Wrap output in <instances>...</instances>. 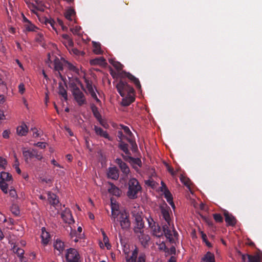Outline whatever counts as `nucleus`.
Here are the masks:
<instances>
[{
	"label": "nucleus",
	"mask_w": 262,
	"mask_h": 262,
	"mask_svg": "<svg viewBox=\"0 0 262 262\" xmlns=\"http://www.w3.org/2000/svg\"><path fill=\"white\" fill-rule=\"evenodd\" d=\"M109 67L110 73L114 78H123L126 77L131 81L134 83L137 89H141V85L138 79L136 78L134 76L129 73L123 71L122 69V67H114V69L112 68V67Z\"/></svg>",
	"instance_id": "obj_1"
},
{
	"label": "nucleus",
	"mask_w": 262,
	"mask_h": 262,
	"mask_svg": "<svg viewBox=\"0 0 262 262\" xmlns=\"http://www.w3.org/2000/svg\"><path fill=\"white\" fill-rule=\"evenodd\" d=\"M129 217V214L125 210H123L121 213L116 215L115 218L111 219L115 228H116L118 225H120L123 230L126 231L130 228L131 225Z\"/></svg>",
	"instance_id": "obj_2"
},
{
	"label": "nucleus",
	"mask_w": 262,
	"mask_h": 262,
	"mask_svg": "<svg viewBox=\"0 0 262 262\" xmlns=\"http://www.w3.org/2000/svg\"><path fill=\"white\" fill-rule=\"evenodd\" d=\"M128 189L126 195L130 199L138 198V194L141 191L142 187L138 181L135 178H131L128 182Z\"/></svg>",
	"instance_id": "obj_3"
},
{
	"label": "nucleus",
	"mask_w": 262,
	"mask_h": 262,
	"mask_svg": "<svg viewBox=\"0 0 262 262\" xmlns=\"http://www.w3.org/2000/svg\"><path fill=\"white\" fill-rule=\"evenodd\" d=\"M133 216L135 218V225L134 231L135 234L141 233L144 232V224L141 215V213L136 212L135 210L132 211Z\"/></svg>",
	"instance_id": "obj_4"
},
{
	"label": "nucleus",
	"mask_w": 262,
	"mask_h": 262,
	"mask_svg": "<svg viewBox=\"0 0 262 262\" xmlns=\"http://www.w3.org/2000/svg\"><path fill=\"white\" fill-rule=\"evenodd\" d=\"M163 228V233H164L165 237L169 242L171 243H175L176 239H177L178 234L174 229L173 226H171V224H170V226L168 225H164Z\"/></svg>",
	"instance_id": "obj_5"
},
{
	"label": "nucleus",
	"mask_w": 262,
	"mask_h": 262,
	"mask_svg": "<svg viewBox=\"0 0 262 262\" xmlns=\"http://www.w3.org/2000/svg\"><path fill=\"white\" fill-rule=\"evenodd\" d=\"M116 88L118 93L122 97L129 95L134 92L133 88L126 82L120 80L117 84Z\"/></svg>",
	"instance_id": "obj_6"
},
{
	"label": "nucleus",
	"mask_w": 262,
	"mask_h": 262,
	"mask_svg": "<svg viewBox=\"0 0 262 262\" xmlns=\"http://www.w3.org/2000/svg\"><path fill=\"white\" fill-rule=\"evenodd\" d=\"M12 176L8 172L2 171L0 177V188L5 193H7L9 183L12 181Z\"/></svg>",
	"instance_id": "obj_7"
},
{
	"label": "nucleus",
	"mask_w": 262,
	"mask_h": 262,
	"mask_svg": "<svg viewBox=\"0 0 262 262\" xmlns=\"http://www.w3.org/2000/svg\"><path fill=\"white\" fill-rule=\"evenodd\" d=\"M73 95L79 105H82L86 103V100L83 93L76 86H74L72 90Z\"/></svg>",
	"instance_id": "obj_8"
},
{
	"label": "nucleus",
	"mask_w": 262,
	"mask_h": 262,
	"mask_svg": "<svg viewBox=\"0 0 262 262\" xmlns=\"http://www.w3.org/2000/svg\"><path fill=\"white\" fill-rule=\"evenodd\" d=\"M23 154L25 158L26 162H28L29 158H35L37 160H40L43 158L41 153L34 149L31 150H23Z\"/></svg>",
	"instance_id": "obj_9"
},
{
	"label": "nucleus",
	"mask_w": 262,
	"mask_h": 262,
	"mask_svg": "<svg viewBox=\"0 0 262 262\" xmlns=\"http://www.w3.org/2000/svg\"><path fill=\"white\" fill-rule=\"evenodd\" d=\"M66 258L67 262H79V255L76 249L70 248L67 250Z\"/></svg>",
	"instance_id": "obj_10"
},
{
	"label": "nucleus",
	"mask_w": 262,
	"mask_h": 262,
	"mask_svg": "<svg viewBox=\"0 0 262 262\" xmlns=\"http://www.w3.org/2000/svg\"><path fill=\"white\" fill-rule=\"evenodd\" d=\"M48 60L50 61V63H54L53 66H63L64 64L68 63L63 58L60 57H56L53 54L49 53L48 54Z\"/></svg>",
	"instance_id": "obj_11"
},
{
	"label": "nucleus",
	"mask_w": 262,
	"mask_h": 262,
	"mask_svg": "<svg viewBox=\"0 0 262 262\" xmlns=\"http://www.w3.org/2000/svg\"><path fill=\"white\" fill-rule=\"evenodd\" d=\"M61 216L64 222L69 224L73 223L74 221L70 210L66 208L61 214Z\"/></svg>",
	"instance_id": "obj_12"
},
{
	"label": "nucleus",
	"mask_w": 262,
	"mask_h": 262,
	"mask_svg": "<svg viewBox=\"0 0 262 262\" xmlns=\"http://www.w3.org/2000/svg\"><path fill=\"white\" fill-rule=\"evenodd\" d=\"M224 215L225 216V221L227 223V226H234L237 222L236 218L227 211H224Z\"/></svg>",
	"instance_id": "obj_13"
},
{
	"label": "nucleus",
	"mask_w": 262,
	"mask_h": 262,
	"mask_svg": "<svg viewBox=\"0 0 262 262\" xmlns=\"http://www.w3.org/2000/svg\"><path fill=\"white\" fill-rule=\"evenodd\" d=\"M149 225L151 227L152 230V234L157 237H160L163 234V229L161 230L160 227L158 225H156L155 223H154V225L151 226V223L148 220ZM162 229H163L162 228Z\"/></svg>",
	"instance_id": "obj_14"
},
{
	"label": "nucleus",
	"mask_w": 262,
	"mask_h": 262,
	"mask_svg": "<svg viewBox=\"0 0 262 262\" xmlns=\"http://www.w3.org/2000/svg\"><path fill=\"white\" fill-rule=\"evenodd\" d=\"M138 236L141 244L143 246L146 247L148 245L150 237L148 235L144 234V232L141 233L136 234Z\"/></svg>",
	"instance_id": "obj_15"
},
{
	"label": "nucleus",
	"mask_w": 262,
	"mask_h": 262,
	"mask_svg": "<svg viewBox=\"0 0 262 262\" xmlns=\"http://www.w3.org/2000/svg\"><path fill=\"white\" fill-rule=\"evenodd\" d=\"M41 231V243L43 245H47L50 241L51 237L50 234L48 232L46 231L45 227L42 228Z\"/></svg>",
	"instance_id": "obj_16"
},
{
	"label": "nucleus",
	"mask_w": 262,
	"mask_h": 262,
	"mask_svg": "<svg viewBox=\"0 0 262 262\" xmlns=\"http://www.w3.org/2000/svg\"><path fill=\"white\" fill-rule=\"evenodd\" d=\"M93 129L94 130L96 134L100 137H103L106 139H108L109 140H111L110 138V136L107 132L104 130H103L101 127H98L97 125H94Z\"/></svg>",
	"instance_id": "obj_17"
},
{
	"label": "nucleus",
	"mask_w": 262,
	"mask_h": 262,
	"mask_svg": "<svg viewBox=\"0 0 262 262\" xmlns=\"http://www.w3.org/2000/svg\"><path fill=\"white\" fill-rule=\"evenodd\" d=\"M107 177L113 180H117L119 178L118 170L116 167H110L107 172Z\"/></svg>",
	"instance_id": "obj_18"
},
{
	"label": "nucleus",
	"mask_w": 262,
	"mask_h": 262,
	"mask_svg": "<svg viewBox=\"0 0 262 262\" xmlns=\"http://www.w3.org/2000/svg\"><path fill=\"white\" fill-rule=\"evenodd\" d=\"M48 199L50 204L54 206H56L59 202L58 196L51 192H48Z\"/></svg>",
	"instance_id": "obj_19"
},
{
	"label": "nucleus",
	"mask_w": 262,
	"mask_h": 262,
	"mask_svg": "<svg viewBox=\"0 0 262 262\" xmlns=\"http://www.w3.org/2000/svg\"><path fill=\"white\" fill-rule=\"evenodd\" d=\"M116 163L119 165L122 172L124 174H127L130 170L127 164L123 162L121 159H117L116 160Z\"/></svg>",
	"instance_id": "obj_20"
},
{
	"label": "nucleus",
	"mask_w": 262,
	"mask_h": 262,
	"mask_svg": "<svg viewBox=\"0 0 262 262\" xmlns=\"http://www.w3.org/2000/svg\"><path fill=\"white\" fill-rule=\"evenodd\" d=\"M90 64L94 66H106L107 63L103 57H99L90 60Z\"/></svg>",
	"instance_id": "obj_21"
},
{
	"label": "nucleus",
	"mask_w": 262,
	"mask_h": 262,
	"mask_svg": "<svg viewBox=\"0 0 262 262\" xmlns=\"http://www.w3.org/2000/svg\"><path fill=\"white\" fill-rule=\"evenodd\" d=\"M28 132V128L27 125L23 123L20 126H18L16 128V133L18 135L20 136H25L27 135Z\"/></svg>",
	"instance_id": "obj_22"
},
{
	"label": "nucleus",
	"mask_w": 262,
	"mask_h": 262,
	"mask_svg": "<svg viewBox=\"0 0 262 262\" xmlns=\"http://www.w3.org/2000/svg\"><path fill=\"white\" fill-rule=\"evenodd\" d=\"M161 210L162 217L166 222L165 225H168L170 226V224H171V219L168 209L162 207Z\"/></svg>",
	"instance_id": "obj_23"
},
{
	"label": "nucleus",
	"mask_w": 262,
	"mask_h": 262,
	"mask_svg": "<svg viewBox=\"0 0 262 262\" xmlns=\"http://www.w3.org/2000/svg\"><path fill=\"white\" fill-rule=\"evenodd\" d=\"M64 15L67 20L71 21L76 16V12L74 9L70 8L66 11Z\"/></svg>",
	"instance_id": "obj_24"
},
{
	"label": "nucleus",
	"mask_w": 262,
	"mask_h": 262,
	"mask_svg": "<svg viewBox=\"0 0 262 262\" xmlns=\"http://www.w3.org/2000/svg\"><path fill=\"white\" fill-rule=\"evenodd\" d=\"M54 247L55 249L58 251V254H61L64 249V243L59 239L56 240Z\"/></svg>",
	"instance_id": "obj_25"
},
{
	"label": "nucleus",
	"mask_w": 262,
	"mask_h": 262,
	"mask_svg": "<svg viewBox=\"0 0 262 262\" xmlns=\"http://www.w3.org/2000/svg\"><path fill=\"white\" fill-rule=\"evenodd\" d=\"M108 184L110 185V187L108 188L109 193L115 196H120L121 191L113 183H109Z\"/></svg>",
	"instance_id": "obj_26"
},
{
	"label": "nucleus",
	"mask_w": 262,
	"mask_h": 262,
	"mask_svg": "<svg viewBox=\"0 0 262 262\" xmlns=\"http://www.w3.org/2000/svg\"><path fill=\"white\" fill-rule=\"evenodd\" d=\"M138 253V249L136 248L134 250L132 251L131 255L127 254L125 258L126 262H136Z\"/></svg>",
	"instance_id": "obj_27"
},
{
	"label": "nucleus",
	"mask_w": 262,
	"mask_h": 262,
	"mask_svg": "<svg viewBox=\"0 0 262 262\" xmlns=\"http://www.w3.org/2000/svg\"><path fill=\"white\" fill-rule=\"evenodd\" d=\"M111 217L115 218V216L121 213V212H122L123 210H119V206L117 204H113L112 203L111 204Z\"/></svg>",
	"instance_id": "obj_28"
},
{
	"label": "nucleus",
	"mask_w": 262,
	"mask_h": 262,
	"mask_svg": "<svg viewBox=\"0 0 262 262\" xmlns=\"http://www.w3.org/2000/svg\"><path fill=\"white\" fill-rule=\"evenodd\" d=\"M249 262H262V253H257L254 255L247 254Z\"/></svg>",
	"instance_id": "obj_29"
},
{
	"label": "nucleus",
	"mask_w": 262,
	"mask_h": 262,
	"mask_svg": "<svg viewBox=\"0 0 262 262\" xmlns=\"http://www.w3.org/2000/svg\"><path fill=\"white\" fill-rule=\"evenodd\" d=\"M58 93L60 95L62 96L65 101L68 100V95L67 90L64 88L63 84L62 82H59L58 84Z\"/></svg>",
	"instance_id": "obj_30"
},
{
	"label": "nucleus",
	"mask_w": 262,
	"mask_h": 262,
	"mask_svg": "<svg viewBox=\"0 0 262 262\" xmlns=\"http://www.w3.org/2000/svg\"><path fill=\"white\" fill-rule=\"evenodd\" d=\"M201 262H215L214 254L210 252H207L202 258Z\"/></svg>",
	"instance_id": "obj_31"
},
{
	"label": "nucleus",
	"mask_w": 262,
	"mask_h": 262,
	"mask_svg": "<svg viewBox=\"0 0 262 262\" xmlns=\"http://www.w3.org/2000/svg\"><path fill=\"white\" fill-rule=\"evenodd\" d=\"M122 156L124 159L127 160V159H129V162L133 165H137L139 167L141 166L142 162L139 158H134L130 156H123V155H122Z\"/></svg>",
	"instance_id": "obj_32"
},
{
	"label": "nucleus",
	"mask_w": 262,
	"mask_h": 262,
	"mask_svg": "<svg viewBox=\"0 0 262 262\" xmlns=\"http://www.w3.org/2000/svg\"><path fill=\"white\" fill-rule=\"evenodd\" d=\"M165 198L166 199L167 202L171 205L173 209H174L175 206L172 200V194L169 190H166L164 192Z\"/></svg>",
	"instance_id": "obj_33"
},
{
	"label": "nucleus",
	"mask_w": 262,
	"mask_h": 262,
	"mask_svg": "<svg viewBox=\"0 0 262 262\" xmlns=\"http://www.w3.org/2000/svg\"><path fill=\"white\" fill-rule=\"evenodd\" d=\"M180 179L181 182L184 185H185L189 190H191L190 185L191 184L190 180L188 178L184 176L183 174H181Z\"/></svg>",
	"instance_id": "obj_34"
},
{
	"label": "nucleus",
	"mask_w": 262,
	"mask_h": 262,
	"mask_svg": "<svg viewBox=\"0 0 262 262\" xmlns=\"http://www.w3.org/2000/svg\"><path fill=\"white\" fill-rule=\"evenodd\" d=\"M93 46L94 48L93 52L96 54H101L103 53L101 49V45L99 42L93 41Z\"/></svg>",
	"instance_id": "obj_35"
},
{
	"label": "nucleus",
	"mask_w": 262,
	"mask_h": 262,
	"mask_svg": "<svg viewBox=\"0 0 262 262\" xmlns=\"http://www.w3.org/2000/svg\"><path fill=\"white\" fill-rule=\"evenodd\" d=\"M119 147L120 149L124 152L125 154H126L127 156H129L130 155V152L128 149V144L125 143L124 142L121 141L120 143L119 144Z\"/></svg>",
	"instance_id": "obj_36"
},
{
	"label": "nucleus",
	"mask_w": 262,
	"mask_h": 262,
	"mask_svg": "<svg viewBox=\"0 0 262 262\" xmlns=\"http://www.w3.org/2000/svg\"><path fill=\"white\" fill-rule=\"evenodd\" d=\"M134 98L132 96L126 97L122 99L121 104L124 106H128L134 101Z\"/></svg>",
	"instance_id": "obj_37"
},
{
	"label": "nucleus",
	"mask_w": 262,
	"mask_h": 262,
	"mask_svg": "<svg viewBox=\"0 0 262 262\" xmlns=\"http://www.w3.org/2000/svg\"><path fill=\"white\" fill-rule=\"evenodd\" d=\"M13 251L18 256L21 258H23V255L24 254V250L23 249L14 246L13 248Z\"/></svg>",
	"instance_id": "obj_38"
},
{
	"label": "nucleus",
	"mask_w": 262,
	"mask_h": 262,
	"mask_svg": "<svg viewBox=\"0 0 262 262\" xmlns=\"http://www.w3.org/2000/svg\"><path fill=\"white\" fill-rule=\"evenodd\" d=\"M70 31L73 33L74 35H77L78 36H81L82 34L81 33V28L80 26H76L74 27L71 28Z\"/></svg>",
	"instance_id": "obj_39"
},
{
	"label": "nucleus",
	"mask_w": 262,
	"mask_h": 262,
	"mask_svg": "<svg viewBox=\"0 0 262 262\" xmlns=\"http://www.w3.org/2000/svg\"><path fill=\"white\" fill-rule=\"evenodd\" d=\"M24 27L27 31H35V29H37V28L34 25L32 24L31 21L27 24H25Z\"/></svg>",
	"instance_id": "obj_40"
},
{
	"label": "nucleus",
	"mask_w": 262,
	"mask_h": 262,
	"mask_svg": "<svg viewBox=\"0 0 262 262\" xmlns=\"http://www.w3.org/2000/svg\"><path fill=\"white\" fill-rule=\"evenodd\" d=\"M91 108L95 117L97 119H99L101 116L98 110V108L95 105H93L91 106Z\"/></svg>",
	"instance_id": "obj_41"
},
{
	"label": "nucleus",
	"mask_w": 262,
	"mask_h": 262,
	"mask_svg": "<svg viewBox=\"0 0 262 262\" xmlns=\"http://www.w3.org/2000/svg\"><path fill=\"white\" fill-rule=\"evenodd\" d=\"M102 233L103 237V242H104V243L105 244V246L107 248V249H109L111 248V245L109 243L108 238L106 234H105V233L104 232V231H103L102 232Z\"/></svg>",
	"instance_id": "obj_42"
},
{
	"label": "nucleus",
	"mask_w": 262,
	"mask_h": 262,
	"mask_svg": "<svg viewBox=\"0 0 262 262\" xmlns=\"http://www.w3.org/2000/svg\"><path fill=\"white\" fill-rule=\"evenodd\" d=\"M86 87L89 94L94 92V89L92 85V82L87 79L85 80Z\"/></svg>",
	"instance_id": "obj_43"
},
{
	"label": "nucleus",
	"mask_w": 262,
	"mask_h": 262,
	"mask_svg": "<svg viewBox=\"0 0 262 262\" xmlns=\"http://www.w3.org/2000/svg\"><path fill=\"white\" fill-rule=\"evenodd\" d=\"M120 126L121 127V128L123 129L124 133L126 134V135L128 136L127 138H130V137L133 135V134L130 130L129 128L127 126H124L123 125H121Z\"/></svg>",
	"instance_id": "obj_44"
},
{
	"label": "nucleus",
	"mask_w": 262,
	"mask_h": 262,
	"mask_svg": "<svg viewBox=\"0 0 262 262\" xmlns=\"http://www.w3.org/2000/svg\"><path fill=\"white\" fill-rule=\"evenodd\" d=\"M10 209L12 213L15 215H18L19 214V210L18 209V207L16 205L13 204L11 207Z\"/></svg>",
	"instance_id": "obj_45"
},
{
	"label": "nucleus",
	"mask_w": 262,
	"mask_h": 262,
	"mask_svg": "<svg viewBox=\"0 0 262 262\" xmlns=\"http://www.w3.org/2000/svg\"><path fill=\"white\" fill-rule=\"evenodd\" d=\"M214 220L218 223H222L223 222V219L222 215L219 213H214L213 214Z\"/></svg>",
	"instance_id": "obj_46"
},
{
	"label": "nucleus",
	"mask_w": 262,
	"mask_h": 262,
	"mask_svg": "<svg viewBox=\"0 0 262 262\" xmlns=\"http://www.w3.org/2000/svg\"><path fill=\"white\" fill-rule=\"evenodd\" d=\"M56 24L55 21L53 19L50 18V20L48 23L47 27H48L49 28V26H50L52 27V28L54 30H55V31H57L56 28Z\"/></svg>",
	"instance_id": "obj_47"
},
{
	"label": "nucleus",
	"mask_w": 262,
	"mask_h": 262,
	"mask_svg": "<svg viewBox=\"0 0 262 262\" xmlns=\"http://www.w3.org/2000/svg\"><path fill=\"white\" fill-rule=\"evenodd\" d=\"M44 39L43 35L41 33H38L35 37L36 42L41 43Z\"/></svg>",
	"instance_id": "obj_48"
},
{
	"label": "nucleus",
	"mask_w": 262,
	"mask_h": 262,
	"mask_svg": "<svg viewBox=\"0 0 262 262\" xmlns=\"http://www.w3.org/2000/svg\"><path fill=\"white\" fill-rule=\"evenodd\" d=\"M127 140L132 146V150L135 151L137 148V144L131 138H127Z\"/></svg>",
	"instance_id": "obj_49"
},
{
	"label": "nucleus",
	"mask_w": 262,
	"mask_h": 262,
	"mask_svg": "<svg viewBox=\"0 0 262 262\" xmlns=\"http://www.w3.org/2000/svg\"><path fill=\"white\" fill-rule=\"evenodd\" d=\"M108 61H109L110 63L112 66H123L120 62L116 61L115 60V59L110 58V59H109Z\"/></svg>",
	"instance_id": "obj_50"
},
{
	"label": "nucleus",
	"mask_w": 262,
	"mask_h": 262,
	"mask_svg": "<svg viewBox=\"0 0 262 262\" xmlns=\"http://www.w3.org/2000/svg\"><path fill=\"white\" fill-rule=\"evenodd\" d=\"M39 19L41 23L45 25L47 27L48 23L50 20V18H48L47 17H42L39 18Z\"/></svg>",
	"instance_id": "obj_51"
},
{
	"label": "nucleus",
	"mask_w": 262,
	"mask_h": 262,
	"mask_svg": "<svg viewBox=\"0 0 262 262\" xmlns=\"http://www.w3.org/2000/svg\"><path fill=\"white\" fill-rule=\"evenodd\" d=\"M9 195L11 198L16 199L17 198V194L15 189H11L9 190Z\"/></svg>",
	"instance_id": "obj_52"
},
{
	"label": "nucleus",
	"mask_w": 262,
	"mask_h": 262,
	"mask_svg": "<svg viewBox=\"0 0 262 262\" xmlns=\"http://www.w3.org/2000/svg\"><path fill=\"white\" fill-rule=\"evenodd\" d=\"M97 120L99 121L100 124L104 128H106L108 127V125L107 124V123L104 120H103L101 117H100L99 119H97Z\"/></svg>",
	"instance_id": "obj_53"
},
{
	"label": "nucleus",
	"mask_w": 262,
	"mask_h": 262,
	"mask_svg": "<svg viewBox=\"0 0 262 262\" xmlns=\"http://www.w3.org/2000/svg\"><path fill=\"white\" fill-rule=\"evenodd\" d=\"M35 146L39 147L41 149L45 148L46 147V143L45 142H37V143L34 144Z\"/></svg>",
	"instance_id": "obj_54"
},
{
	"label": "nucleus",
	"mask_w": 262,
	"mask_h": 262,
	"mask_svg": "<svg viewBox=\"0 0 262 262\" xmlns=\"http://www.w3.org/2000/svg\"><path fill=\"white\" fill-rule=\"evenodd\" d=\"M137 262H145V255L144 254H141L139 255Z\"/></svg>",
	"instance_id": "obj_55"
},
{
	"label": "nucleus",
	"mask_w": 262,
	"mask_h": 262,
	"mask_svg": "<svg viewBox=\"0 0 262 262\" xmlns=\"http://www.w3.org/2000/svg\"><path fill=\"white\" fill-rule=\"evenodd\" d=\"M117 137L120 139L119 141L121 142L122 141V140L123 138H125L126 137L123 134V133L121 131H118L117 133Z\"/></svg>",
	"instance_id": "obj_56"
},
{
	"label": "nucleus",
	"mask_w": 262,
	"mask_h": 262,
	"mask_svg": "<svg viewBox=\"0 0 262 262\" xmlns=\"http://www.w3.org/2000/svg\"><path fill=\"white\" fill-rule=\"evenodd\" d=\"M19 92L21 94H23L25 91V85L23 83H20L18 85Z\"/></svg>",
	"instance_id": "obj_57"
},
{
	"label": "nucleus",
	"mask_w": 262,
	"mask_h": 262,
	"mask_svg": "<svg viewBox=\"0 0 262 262\" xmlns=\"http://www.w3.org/2000/svg\"><path fill=\"white\" fill-rule=\"evenodd\" d=\"M159 248L161 250H163L164 251L166 252L167 248H166V246L165 245V244L164 243H163V242H162L161 244H160L159 245Z\"/></svg>",
	"instance_id": "obj_58"
},
{
	"label": "nucleus",
	"mask_w": 262,
	"mask_h": 262,
	"mask_svg": "<svg viewBox=\"0 0 262 262\" xmlns=\"http://www.w3.org/2000/svg\"><path fill=\"white\" fill-rule=\"evenodd\" d=\"M91 96V97L96 100L97 102H100V100L98 98L97 95L95 93V92L91 93L90 94Z\"/></svg>",
	"instance_id": "obj_59"
},
{
	"label": "nucleus",
	"mask_w": 262,
	"mask_h": 262,
	"mask_svg": "<svg viewBox=\"0 0 262 262\" xmlns=\"http://www.w3.org/2000/svg\"><path fill=\"white\" fill-rule=\"evenodd\" d=\"M91 96V97L96 100L97 102H100V100L98 98L97 95L95 93V92L91 93L90 94Z\"/></svg>",
	"instance_id": "obj_60"
},
{
	"label": "nucleus",
	"mask_w": 262,
	"mask_h": 262,
	"mask_svg": "<svg viewBox=\"0 0 262 262\" xmlns=\"http://www.w3.org/2000/svg\"><path fill=\"white\" fill-rule=\"evenodd\" d=\"M10 131L5 130L3 133V137L4 138L8 139L9 137Z\"/></svg>",
	"instance_id": "obj_61"
},
{
	"label": "nucleus",
	"mask_w": 262,
	"mask_h": 262,
	"mask_svg": "<svg viewBox=\"0 0 262 262\" xmlns=\"http://www.w3.org/2000/svg\"><path fill=\"white\" fill-rule=\"evenodd\" d=\"M6 164V161L0 157V167L4 168Z\"/></svg>",
	"instance_id": "obj_62"
},
{
	"label": "nucleus",
	"mask_w": 262,
	"mask_h": 262,
	"mask_svg": "<svg viewBox=\"0 0 262 262\" xmlns=\"http://www.w3.org/2000/svg\"><path fill=\"white\" fill-rule=\"evenodd\" d=\"M166 167L167 170L171 173V174L174 176L175 174V172L174 171L173 169L168 164L166 165Z\"/></svg>",
	"instance_id": "obj_63"
},
{
	"label": "nucleus",
	"mask_w": 262,
	"mask_h": 262,
	"mask_svg": "<svg viewBox=\"0 0 262 262\" xmlns=\"http://www.w3.org/2000/svg\"><path fill=\"white\" fill-rule=\"evenodd\" d=\"M161 185H162V186L161 187V191H163L164 192L166 191V190H169L167 189V188L166 187V185H165V184L163 181L161 182Z\"/></svg>",
	"instance_id": "obj_64"
}]
</instances>
